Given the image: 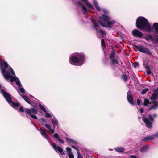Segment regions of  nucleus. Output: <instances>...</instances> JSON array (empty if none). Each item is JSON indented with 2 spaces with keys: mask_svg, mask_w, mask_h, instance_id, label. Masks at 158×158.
<instances>
[{
  "mask_svg": "<svg viewBox=\"0 0 158 158\" xmlns=\"http://www.w3.org/2000/svg\"><path fill=\"white\" fill-rule=\"evenodd\" d=\"M57 140L60 143L62 144H63L64 143V141L60 138H58Z\"/></svg>",
  "mask_w": 158,
  "mask_h": 158,
  "instance_id": "nucleus-34",
  "label": "nucleus"
},
{
  "mask_svg": "<svg viewBox=\"0 0 158 158\" xmlns=\"http://www.w3.org/2000/svg\"><path fill=\"white\" fill-rule=\"evenodd\" d=\"M149 103V101L148 99H145L144 103V106H146Z\"/></svg>",
  "mask_w": 158,
  "mask_h": 158,
  "instance_id": "nucleus-33",
  "label": "nucleus"
},
{
  "mask_svg": "<svg viewBox=\"0 0 158 158\" xmlns=\"http://www.w3.org/2000/svg\"><path fill=\"white\" fill-rule=\"evenodd\" d=\"M133 35L135 36L141 38L143 36L142 33L136 29H135L132 31Z\"/></svg>",
  "mask_w": 158,
  "mask_h": 158,
  "instance_id": "nucleus-10",
  "label": "nucleus"
},
{
  "mask_svg": "<svg viewBox=\"0 0 158 158\" xmlns=\"http://www.w3.org/2000/svg\"><path fill=\"white\" fill-rule=\"evenodd\" d=\"M122 79L125 81H127L128 78V76L125 74H123L122 77Z\"/></svg>",
  "mask_w": 158,
  "mask_h": 158,
  "instance_id": "nucleus-27",
  "label": "nucleus"
},
{
  "mask_svg": "<svg viewBox=\"0 0 158 158\" xmlns=\"http://www.w3.org/2000/svg\"><path fill=\"white\" fill-rule=\"evenodd\" d=\"M98 25H97V27H98Z\"/></svg>",
  "mask_w": 158,
  "mask_h": 158,
  "instance_id": "nucleus-49",
  "label": "nucleus"
},
{
  "mask_svg": "<svg viewBox=\"0 0 158 158\" xmlns=\"http://www.w3.org/2000/svg\"><path fill=\"white\" fill-rule=\"evenodd\" d=\"M148 146L147 145H145L140 148V151L141 152H144L148 149Z\"/></svg>",
  "mask_w": 158,
  "mask_h": 158,
  "instance_id": "nucleus-18",
  "label": "nucleus"
},
{
  "mask_svg": "<svg viewBox=\"0 0 158 158\" xmlns=\"http://www.w3.org/2000/svg\"><path fill=\"white\" fill-rule=\"evenodd\" d=\"M19 112H23L24 111V108L23 107L21 106L20 107L19 109L18 110Z\"/></svg>",
  "mask_w": 158,
  "mask_h": 158,
  "instance_id": "nucleus-36",
  "label": "nucleus"
},
{
  "mask_svg": "<svg viewBox=\"0 0 158 158\" xmlns=\"http://www.w3.org/2000/svg\"><path fill=\"white\" fill-rule=\"evenodd\" d=\"M40 120V122L42 123V124L47 122V120L43 118H41Z\"/></svg>",
  "mask_w": 158,
  "mask_h": 158,
  "instance_id": "nucleus-29",
  "label": "nucleus"
},
{
  "mask_svg": "<svg viewBox=\"0 0 158 158\" xmlns=\"http://www.w3.org/2000/svg\"><path fill=\"white\" fill-rule=\"evenodd\" d=\"M103 11L104 14H103L102 16L99 17V18L100 19L103 21L105 23L102 22L100 20L98 21V23L101 26L103 27H107L113 25L117 23L115 20L110 21L111 18L108 15V12L106 10L104 9L103 10Z\"/></svg>",
  "mask_w": 158,
  "mask_h": 158,
  "instance_id": "nucleus-2",
  "label": "nucleus"
},
{
  "mask_svg": "<svg viewBox=\"0 0 158 158\" xmlns=\"http://www.w3.org/2000/svg\"><path fill=\"white\" fill-rule=\"evenodd\" d=\"M53 137L54 138H56L57 140L60 138L59 135L57 133H55L53 135Z\"/></svg>",
  "mask_w": 158,
  "mask_h": 158,
  "instance_id": "nucleus-32",
  "label": "nucleus"
},
{
  "mask_svg": "<svg viewBox=\"0 0 158 158\" xmlns=\"http://www.w3.org/2000/svg\"><path fill=\"white\" fill-rule=\"evenodd\" d=\"M46 127L50 130L51 132L53 133L54 132V130L53 129L51 128V125L49 124H46L44 125Z\"/></svg>",
  "mask_w": 158,
  "mask_h": 158,
  "instance_id": "nucleus-24",
  "label": "nucleus"
},
{
  "mask_svg": "<svg viewBox=\"0 0 158 158\" xmlns=\"http://www.w3.org/2000/svg\"><path fill=\"white\" fill-rule=\"evenodd\" d=\"M65 138L67 141L69 143L75 144L76 143V142L75 141L71 139H69L68 137H65Z\"/></svg>",
  "mask_w": 158,
  "mask_h": 158,
  "instance_id": "nucleus-20",
  "label": "nucleus"
},
{
  "mask_svg": "<svg viewBox=\"0 0 158 158\" xmlns=\"http://www.w3.org/2000/svg\"><path fill=\"white\" fill-rule=\"evenodd\" d=\"M26 113L29 115L33 118L36 119L37 117L35 115L38 113V110L37 109L32 108L30 109L25 108Z\"/></svg>",
  "mask_w": 158,
  "mask_h": 158,
  "instance_id": "nucleus-5",
  "label": "nucleus"
},
{
  "mask_svg": "<svg viewBox=\"0 0 158 158\" xmlns=\"http://www.w3.org/2000/svg\"><path fill=\"white\" fill-rule=\"evenodd\" d=\"M51 122L53 125L54 127L55 126H57L58 125V122L57 120L55 118H53L51 119Z\"/></svg>",
  "mask_w": 158,
  "mask_h": 158,
  "instance_id": "nucleus-22",
  "label": "nucleus"
},
{
  "mask_svg": "<svg viewBox=\"0 0 158 158\" xmlns=\"http://www.w3.org/2000/svg\"><path fill=\"white\" fill-rule=\"evenodd\" d=\"M76 5L78 6H81V8L82 9L83 12L84 14H85L87 12V10L86 8L83 5H82L80 2H77L76 3Z\"/></svg>",
  "mask_w": 158,
  "mask_h": 158,
  "instance_id": "nucleus-13",
  "label": "nucleus"
},
{
  "mask_svg": "<svg viewBox=\"0 0 158 158\" xmlns=\"http://www.w3.org/2000/svg\"><path fill=\"white\" fill-rule=\"evenodd\" d=\"M72 147L73 148L75 149L77 152H79V150L76 147L73 146H72Z\"/></svg>",
  "mask_w": 158,
  "mask_h": 158,
  "instance_id": "nucleus-43",
  "label": "nucleus"
},
{
  "mask_svg": "<svg viewBox=\"0 0 158 158\" xmlns=\"http://www.w3.org/2000/svg\"><path fill=\"white\" fill-rule=\"evenodd\" d=\"M0 92L11 106L16 108L20 106V104L18 102H12L11 98L10 95L6 92V89L5 88L2 87L0 85Z\"/></svg>",
  "mask_w": 158,
  "mask_h": 158,
  "instance_id": "nucleus-4",
  "label": "nucleus"
},
{
  "mask_svg": "<svg viewBox=\"0 0 158 158\" xmlns=\"http://www.w3.org/2000/svg\"><path fill=\"white\" fill-rule=\"evenodd\" d=\"M152 102L153 104V105L149 108L148 111H150L151 109L155 110L158 108V102H157L152 101Z\"/></svg>",
  "mask_w": 158,
  "mask_h": 158,
  "instance_id": "nucleus-14",
  "label": "nucleus"
},
{
  "mask_svg": "<svg viewBox=\"0 0 158 158\" xmlns=\"http://www.w3.org/2000/svg\"><path fill=\"white\" fill-rule=\"evenodd\" d=\"M137 103L138 105H139L140 104V101L139 100V99L137 100Z\"/></svg>",
  "mask_w": 158,
  "mask_h": 158,
  "instance_id": "nucleus-46",
  "label": "nucleus"
},
{
  "mask_svg": "<svg viewBox=\"0 0 158 158\" xmlns=\"http://www.w3.org/2000/svg\"><path fill=\"white\" fill-rule=\"evenodd\" d=\"M38 106L40 109L44 113L46 112V111H47L44 106L42 105L39 104Z\"/></svg>",
  "mask_w": 158,
  "mask_h": 158,
  "instance_id": "nucleus-26",
  "label": "nucleus"
},
{
  "mask_svg": "<svg viewBox=\"0 0 158 158\" xmlns=\"http://www.w3.org/2000/svg\"><path fill=\"white\" fill-rule=\"evenodd\" d=\"M140 112L141 113H143L144 112V110L142 108H141L140 109Z\"/></svg>",
  "mask_w": 158,
  "mask_h": 158,
  "instance_id": "nucleus-45",
  "label": "nucleus"
},
{
  "mask_svg": "<svg viewBox=\"0 0 158 158\" xmlns=\"http://www.w3.org/2000/svg\"><path fill=\"white\" fill-rule=\"evenodd\" d=\"M66 150L69 158H74V156L72 152L71 149L69 147H67L66 148Z\"/></svg>",
  "mask_w": 158,
  "mask_h": 158,
  "instance_id": "nucleus-12",
  "label": "nucleus"
},
{
  "mask_svg": "<svg viewBox=\"0 0 158 158\" xmlns=\"http://www.w3.org/2000/svg\"><path fill=\"white\" fill-rule=\"evenodd\" d=\"M82 1L84 2L87 5V6L89 8H90L92 10H93L94 9V7L91 4L89 3L88 1L87 0H81Z\"/></svg>",
  "mask_w": 158,
  "mask_h": 158,
  "instance_id": "nucleus-16",
  "label": "nucleus"
},
{
  "mask_svg": "<svg viewBox=\"0 0 158 158\" xmlns=\"http://www.w3.org/2000/svg\"><path fill=\"white\" fill-rule=\"evenodd\" d=\"M142 119L146 124L147 127L148 128H150L151 127L153 121V118L151 115H149V117L148 118L143 117L142 118Z\"/></svg>",
  "mask_w": 158,
  "mask_h": 158,
  "instance_id": "nucleus-6",
  "label": "nucleus"
},
{
  "mask_svg": "<svg viewBox=\"0 0 158 158\" xmlns=\"http://www.w3.org/2000/svg\"><path fill=\"white\" fill-rule=\"evenodd\" d=\"M133 66L135 68H136L138 65V64L137 63H135L133 64Z\"/></svg>",
  "mask_w": 158,
  "mask_h": 158,
  "instance_id": "nucleus-42",
  "label": "nucleus"
},
{
  "mask_svg": "<svg viewBox=\"0 0 158 158\" xmlns=\"http://www.w3.org/2000/svg\"><path fill=\"white\" fill-rule=\"evenodd\" d=\"M112 63L113 64L116 63L117 64H118V61L115 59H112Z\"/></svg>",
  "mask_w": 158,
  "mask_h": 158,
  "instance_id": "nucleus-38",
  "label": "nucleus"
},
{
  "mask_svg": "<svg viewBox=\"0 0 158 158\" xmlns=\"http://www.w3.org/2000/svg\"><path fill=\"white\" fill-rule=\"evenodd\" d=\"M147 73L149 75L151 73V72L149 70H148Z\"/></svg>",
  "mask_w": 158,
  "mask_h": 158,
  "instance_id": "nucleus-44",
  "label": "nucleus"
},
{
  "mask_svg": "<svg viewBox=\"0 0 158 158\" xmlns=\"http://www.w3.org/2000/svg\"><path fill=\"white\" fill-rule=\"evenodd\" d=\"M91 21L92 22V23H93L94 24V27L95 28V29H97V24H95V23H94L93 22V21L91 20Z\"/></svg>",
  "mask_w": 158,
  "mask_h": 158,
  "instance_id": "nucleus-40",
  "label": "nucleus"
},
{
  "mask_svg": "<svg viewBox=\"0 0 158 158\" xmlns=\"http://www.w3.org/2000/svg\"><path fill=\"white\" fill-rule=\"evenodd\" d=\"M101 44L102 46H104L105 43L104 40L103 39H102L101 40Z\"/></svg>",
  "mask_w": 158,
  "mask_h": 158,
  "instance_id": "nucleus-41",
  "label": "nucleus"
},
{
  "mask_svg": "<svg viewBox=\"0 0 158 158\" xmlns=\"http://www.w3.org/2000/svg\"><path fill=\"white\" fill-rule=\"evenodd\" d=\"M38 130L40 131V133L41 134L43 137L46 139L47 141L49 142V140L44 131L42 129H40V130L38 129Z\"/></svg>",
  "mask_w": 158,
  "mask_h": 158,
  "instance_id": "nucleus-15",
  "label": "nucleus"
},
{
  "mask_svg": "<svg viewBox=\"0 0 158 158\" xmlns=\"http://www.w3.org/2000/svg\"><path fill=\"white\" fill-rule=\"evenodd\" d=\"M153 137V139L155 138H158V132H156L155 134L152 136Z\"/></svg>",
  "mask_w": 158,
  "mask_h": 158,
  "instance_id": "nucleus-31",
  "label": "nucleus"
},
{
  "mask_svg": "<svg viewBox=\"0 0 158 158\" xmlns=\"http://www.w3.org/2000/svg\"><path fill=\"white\" fill-rule=\"evenodd\" d=\"M156 40L158 42V37L156 39Z\"/></svg>",
  "mask_w": 158,
  "mask_h": 158,
  "instance_id": "nucleus-48",
  "label": "nucleus"
},
{
  "mask_svg": "<svg viewBox=\"0 0 158 158\" xmlns=\"http://www.w3.org/2000/svg\"><path fill=\"white\" fill-rule=\"evenodd\" d=\"M153 27L155 32L158 34V23H154L153 25Z\"/></svg>",
  "mask_w": 158,
  "mask_h": 158,
  "instance_id": "nucleus-19",
  "label": "nucleus"
},
{
  "mask_svg": "<svg viewBox=\"0 0 158 158\" xmlns=\"http://www.w3.org/2000/svg\"><path fill=\"white\" fill-rule=\"evenodd\" d=\"M98 33H99L100 35H104L106 34L104 31L101 30L98 31Z\"/></svg>",
  "mask_w": 158,
  "mask_h": 158,
  "instance_id": "nucleus-30",
  "label": "nucleus"
},
{
  "mask_svg": "<svg viewBox=\"0 0 158 158\" xmlns=\"http://www.w3.org/2000/svg\"><path fill=\"white\" fill-rule=\"evenodd\" d=\"M153 137L151 136H148L144 138L142 140L143 142L147 141L149 140H153Z\"/></svg>",
  "mask_w": 158,
  "mask_h": 158,
  "instance_id": "nucleus-25",
  "label": "nucleus"
},
{
  "mask_svg": "<svg viewBox=\"0 0 158 158\" xmlns=\"http://www.w3.org/2000/svg\"><path fill=\"white\" fill-rule=\"evenodd\" d=\"M148 90V89L147 88H145L143 89L142 91V94H144Z\"/></svg>",
  "mask_w": 158,
  "mask_h": 158,
  "instance_id": "nucleus-35",
  "label": "nucleus"
},
{
  "mask_svg": "<svg viewBox=\"0 0 158 158\" xmlns=\"http://www.w3.org/2000/svg\"><path fill=\"white\" fill-rule=\"evenodd\" d=\"M114 52H112L110 55V58L112 59L114 57Z\"/></svg>",
  "mask_w": 158,
  "mask_h": 158,
  "instance_id": "nucleus-37",
  "label": "nucleus"
},
{
  "mask_svg": "<svg viewBox=\"0 0 158 158\" xmlns=\"http://www.w3.org/2000/svg\"><path fill=\"white\" fill-rule=\"evenodd\" d=\"M77 153L78 155L77 158H83L82 156L78 152H77Z\"/></svg>",
  "mask_w": 158,
  "mask_h": 158,
  "instance_id": "nucleus-39",
  "label": "nucleus"
},
{
  "mask_svg": "<svg viewBox=\"0 0 158 158\" xmlns=\"http://www.w3.org/2000/svg\"><path fill=\"white\" fill-rule=\"evenodd\" d=\"M85 60V57L83 53L75 52L70 56L69 61L71 64L81 66L84 63Z\"/></svg>",
  "mask_w": 158,
  "mask_h": 158,
  "instance_id": "nucleus-1",
  "label": "nucleus"
},
{
  "mask_svg": "<svg viewBox=\"0 0 158 158\" xmlns=\"http://www.w3.org/2000/svg\"><path fill=\"white\" fill-rule=\"evenodd\" d=\"M115 150L118 152H122L124 151V149L121 147L116 148H114Z\"/></svg>",
  "mask_w": 158,
  "mask_h": 158,
  "instance_id": "nucleus-23",
  "label": "nucleus"
},
{
  "mask_svg": "<svg viewBox=\"0 0 158 158\" xmlns=\"http://www.w3.org/2000/svg\"><path fill=\"white\" fill-rule=\"evenodd\" d=\"M127 98L129 102L131 104H133L134 102L132 96V94L130 91H129L127 93Z\"/></svg>",
  "mask_w": 158,
  "mask_h": 158,
  "instance_id": "nucleus-11",
  "label": "nucleus"
},
{
  "mask_svg": "<svg viewBox=\"0 0 158 158\" xmlns=\"http://www.w3.org/2000/svg\"><path fill=\"white\" fill-rule=\"evenodd\" d=\"M50 144L52 146L54 150L56 151H58L59 152L61 155H64V153L63 151V150L62 148L59 147H56L55 143H54L52 144L51 143H50Z\"/></svg>",
  "mask_w": 158,
  "mask_h": 158,
  "instance_id": "nucleus-8",
  "label": "nucleus"
},
{
  "mask_svg": "<svg viewBox=\"0 0 158 158\" xmlns=\"http://www.w3.org/2000/svg\"><path fill=\"white\" fill-rule=\"evenodd\" d=\"M136 48L140 52L146 53L149 55H151L152 53L148 49L143 46L142 45L136 46Z\"/></svg>",
  "mask_w": 158,
  "mask_h": 158,
  "instance_id": "nucleus-7",
  "label": "nucleus"
},
{
  "mask_svg": "<svg viewBox=\"0 0 158 158\" xmlns=\"http://www.w3.org/2000/svg\"><path fill=\"white\" fill-rule=\"evenodd\" d=\"M44 114L45 116L48 118H50L52 117L51 114L49 113H48L47 111H46V112H44Z\"/></svg>",
  "mask_w": 158,
  "mask_h": 158,
  "instance_id": "nucleus-28",
  "label": "nucleus"
},
{
  "mask_svg": "<svg viewBox=\"0 0 158 158\" xmlns=\"http://www.w3.org/2000/svg\"><path fill=\"white\" fill-rule=\"evenodd\" d=\"M156 114H154L153 115V117H156Z\"/></svg>",
  "mask_w": 158,
  "mask_h": 158,
  "instance_id": "nucleus-47",
  "label": "nucleus"
},
{
  "mask_svg": "<svg viewBox=\"0 0 158 158\" xmlns=\"http://www.w3.org/2000/svg\"><path fill=\"white\" fill-rule=\"evenodd\" d=\"M155 92L152 94L151 98V99L152 101L155 102V100L158 99V88L154 89Z\"/></svg>",
  "mask_w": 158,
  "mask_h": 158,
  "instance_id": "nucleus-9",
  "label": "nucleus"
},
{
  "mask_svg": "<svg viewBox=\"0 0 158 158\" xmlns=\"http://www.w3.org/2000/svg\"><path fill=\"white\" fill-rule=\"evenodd\" d=\"M65 138L67 141L69 143L75 144L76 143V142L75 141L71 139H69L68 137H65Z\"/></svg>",
  "mask_w": 158,
  "mask_h": 158,
  "instance_id": "nucleus-21",
  "label": "nucleus"
},
{
  "mask_svg": "<svg viewBox=\"0 0 158 158\" xmlns=\"http://www.w3.org/2000/svg\"><path fill=\"white\" fill-rule=\"evenodd\" d=\"M93 2L94 6L95 7L97 10L98 11H100L101 9L99 7L97 1L96 0H93Z\"/></svg>",
  "mask_w": 158,
  "mask_h": 158,
  "instance_id": "nucleus-17",
  "label": "nucleus"
},
{
  "mask_svg": "<svg viewBox=\"0 0 158 158\" xmlns=\"http://www.w3.org/2000/svg\"><path fill=\"white\" fill-rule=\"evenodd\" d=\"M136 26L137 28L144 30L147 31H152L151 25L148 20L143 17H139L136 20Z\"/></svg>",
  "mask_w": 158,
  "mask_h": 158,
  "instance_id": "nucleus-3",
  "label": "nucleus"
}]
</instances>
